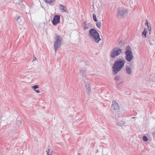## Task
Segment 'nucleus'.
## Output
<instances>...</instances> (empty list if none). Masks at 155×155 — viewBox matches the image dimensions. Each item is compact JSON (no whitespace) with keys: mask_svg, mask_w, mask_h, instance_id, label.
<instances>
[{"mask_svg":"<svg viewBox=\"0 0 155 155\" xmlns=\"http://www.w3.org/2000/svg\"><path fill=\"white\" fill-rule=\"evenodd\" d=\"M126 61L120 58L116 60L112 67L113 74H116L119 72L124 66Z\"/></svg>","mask_w":155,"mask_h":155,"instance_id":"1","label":"nucleus"},{"mask_svg":"<svg viewBox=\"0 0 155 155\" xmlns=\"http://www.w3.org/2000/svg\"><path fill=\"white\" fill-rule=\"evenodd\" d=\"M88 35L89 38L94 40L96 43H98L101 39L97 31L94 29H91L89 31Z\"/></svg>","mask_w":155,"mask_h":155,"instance_id":"2","label":"nucleus"},{"mask_svg":"<svg viewBox=\"0 0 155 155\" xmlns=\"http://www.w3.org/2000/svg\"><path fill=\"white\" fill-rule=\"evenodd\" d=\"M55 41L54 42V50L56 53L57 50L59 48L62 43V39L60 36L58 35L57 34H55Z\"/></svg>","mask_w":155,"mask_h":155,"instance_id":"3","label":"nucleus"},{"mask_svg":"<svg viewBox=\"0 0 155 155\" xmlns=\"http://www.w3.org/2000/svg\"><path fill=\"white\" fill-rule=\"evenodd\" d=\"M122 52V50L119 47H116L112 49L110 52V56L112 58H115L120 55Z\"/></svg>","mask_w":155,"mask_h":155,"instance_id":"4","label":"nucleus"},{"mask_svg":"<svg viewBox=\"0 0 155 155\" xmlns=\"http://www.w3.org/2000/svg\"><path fill=\"white\" fill-rule=\"evenodd\" d=\"M128 13V10L127 8L121 7L117 9V17L119 18H122L124 15L127 14Z\"/></svg>","mask_w":155,"mask_h":155,"instance_id":"5","label":"nucleus"},{"mask_svg":"<svg viewBox=\"0 0 155 155\" xmlns=\"http://www.w3.org/2000/svg\"><path fill=\"white\" fill-rule=\"evenodd\" d=\"M60 16L58 15H54L52 21L53 25H56L60 22Z\"/></svg>","mask_w":155,"mask_h":155,"instance_id":"6","label":"nucleus"},{"mask_svg":"<svg viewBox=\"0 0 155 155\" xmlns=\"http://www.w3.org/2000/svg\"><path fill=\"white\" fill-rule=\"evenodd\" d=\"M125 50L126 51L125 52V55H133V53L132 51V49L130 46L129 45L127 46L125 48Z\"/></svg>","mask_w":155,"mask_h":155,"instance_id":"7","label":"nucleus"},{"mask_svg":"<svg viewBox=\"0 0 155 155\" xmlns=\"http://www.w3.org/2000/svg\"><path fill=\"white\" fill-rule=\"evenodd\" d=\"M82 26L84 30L91 27V24L90 23H87L86 21L83 22L82 24Z\"/></svg>","mask_w":155,"mask_h":155,"instance_id":"8","label":"nucleus"},{"mask_svg":"<svg viewBox=\"0 0 155 155\" xmlns=\"http://www.w3.org/2000/svg\"><path fill=\"white\" fill-rule=\"evenodd\" d=\"M80 74L81 75L83 78L84 80H86V78L85 77L87 76V74L86 72V71L85 68H82L80 72Z\"/></svg>","mask_w":155,"mask_h":155,"instance_id":"9","label":"nucleus"},{"mask_svg":"<svg viewBox=\"0 0 155 155\" xmlns=\"http://www.w3.org/2000/svg\"><path fill=\"white\" fill-rule=\"evenodd\" d=\"M111 108L112 110H114L115 111L119 109V106L116 101H113Z\"/></svg>","mask_w":155,"mask_h":155,"instance_id":"10","label":"nucleus"},{"mask_svg":"<svg viewBox=\"0 0 155 155\" xmlns=\"http://www.w3.org/2000/svg\"><path fill=\"white\" fill-rule=\"evenodd\" d=\"M85 85L87 94L88 95H89L91 92V89L90 85L88 83H86L85 84Z\"/></svg>","mask_w":155,"mask_h":155,"instance_id":"11","label":"nucleus"},{"mask_svg":"<svg viewBox=\"0 0 155 155\" xmlns=\"http://www.w3.org/2000/svg\"><path fill=\"white\" fill-rule=\"evenodd\" d=\"M115 122L117 126H120L121 127H122L125 123V122L124 121L120 120L119 121L116 120V121H115Z\"/></svg>","mask_w":155,"mask_h":155,"instance_id":"12","label":"nucleus"},{"mask_svg":"<svg viewBox=\"0 0 155 155\" xmlns=\"http://www.w3.org/2000/svg\"><path fill=\"white\" fill-rule=\"evenodd\" d=\"M125 71L126 73L130 75H131L133 73L131 69L128 66H126Z\"/></svg>","mask_w":155,"mask_h":155,"instance_id":"13","label":"nucleus"},{"mask_svg":"<svg viewBox=\"0 0 155 155\" xmlns=\"http://www.w3.org/2000/svg\"><path fill=\"white\" fill-rule=\"evenodd\" d=\"M133 58V55L127 54L125 56V59L128 61H130Z\"/></svg>","mask_w":155,"mask_h":155,"instance_id":"14","label":"nucleus"},{"mask_svg":"<svg viewBox=\"0 0 155 155\" xmlns=\"http://www.w3.org/2000/svg\"><path fill=\"white\" fill-rule=\"evenodd\" d=\"M60 9L62 12H67V9L63 5H60Z\"/></svg>","mask_w":155,"mask_h":155,"instance_id":"15","label":"nucleus"},{"mask_svg":"<svg viewBox=\"0 0 155 155\" xmlns=\"http://www.w3.org/2000/svg\"><path fill=\"white\" fill-rule=\"evenodd\" d=\"M146 24L147 27V29L149 31V35H151V27L150 24L146 20Z\"/></svg>","mask_w":155,"mask_h":155,"instance_id":"16","label":"nucleus"},{"mask_svg":"<svg viewBox=\"0 0 155 155\" xmlns=\"http://www.w3.org/2000/svg\"><path fill=\"white\" fill-rule=\"evenodd\" d=\"M149 42L150 44L151 45H154L155 43L154 41L153 38L152 36H151L149 39Z\"/></svg>","mask_w":155,"mask_h":155,"instance_id":"17","label":"nucleus"},{"mask_svg":"<svg viewBox=\"0 0 155 155\" xmlns=\"http://www.w3.org/2000/svg\"><path fill=\"white\" fill-rule=\"evenodd\" d=\"M21 124L22 122L21 120H18L16 121V124L18 127H20L21 126Z\"/></svg>","mask_w":155,"mask_h":155,"instance_id":"18","label":"nucleus"},{"mask_svg":"<svg viewBox=\"0 0 155 155\" xmlns=\"http://www.w3.org/2000/svg\"><path fill=\"white\" fill-rule=\"evenodd\" d=\"M54 2V0H45V2L46 3L51 5L53 4Z\"/></svg>","mask_w":155,"mask_h":155,"instance_id":"19","label":"nucleus"},{"mask_svg":"<svg viewBox=\"0 0 155 155\" xmlns=\"http://www.w3.org/2000/svg\"><path fill=\"white\" fill-rule=\"evenodd\" d=\"M96 25L98 28H100L101 26V22L100 21H97L96 23Z\"/></svg>","mask_w":155,"mask_h":155,"instance_id":"20","label":"nucleus"},{"mask_svg":"<svg viewBox=\"0 0 155 155\" xmlns=\"http://www.w3.org/2000/svg\"><path fill=\"white\" fill-rule=\"evenodd\" d=\"M48 151L47 150V155H53V153L52 152H50V149L48 148Z\"/></svg>","mask_w":155,"mask_h":155,"instance_id":"21","label":"nucleus"},{"mask_svg":"<svg viewBox=\"0 0 155 155\" xmlns=\"http://www.w3.org/2000/svg\"><path fill=\"white\" fill-rule=\"evenodd\" d=\"M93 19L94 21H97V19L96 18V15L95 14H93Z\"/></svg>","mask_w":155,"mask_h":155,"instance_id":"22","label":"nucleus"},{"mask_svg":"<svg viewBox=\"0 0 155 155\" xmlns=\"http://www.w3.org/2000/svg\"><path fill=\"white\" fill-rule=\"evenodd\" d=\"M142 36L143 38H145V28L144 29L143 31L142 34Z\"/></svg>","mask_w":155,"mask_h":155,"instance_id":"23","label":"nucleus"},{"mask_svg":"<svg viewBox=\"0 0 155 155\" xmlns=\"http://www.w3.org/2000/svg\"><path fill=\"white\" fill-rule=\"evenodd\" d=\"M39 87L38 85H35L34 86H32L31 88L34 89V90H36V89L38 88Z\"/></svg>","mask_w":155,"mask_h":155,"instance_id":"24","label":"nucleus"},{"mask_svg":"<svg viewBox=\"0 0 155 155\" xmlns=\"http://www.w3.org/2000/svg\"><path fill=\"white\" fill-rule=\"evenodd\" d=\"M115 80L118 81H119L120 79V77L119 76H116L114 78Z\"/></svg>","mask_w":155,"mask_h":155,"instance_id":"25","label":"nucleus"},{"mask_svg":"<svg viewBox=\"0 0 155 155\" xmlns=\"http://www.w3.org/2000/svg\"><path fill=\"white\" fill-rule=\"evenodd\" d=\"M143 141H145V136H143Z\"/></svg>","mask_w":155,"mask_h":155,"instance_id":"26","label":"nucleus"},{"mask_svg":"<svg viewBox=\"0 0 155 155\" xmlns=\"http://www.w3.org/2000/svg\"><path fill=\"white\" fill-rule=\"evenodd\" d=\"M34 91H35L37 93H40V91L38 90H35Z\"/></svg>","mask_w":155,"mask_h":155,"instance_id":"27","label":"nucleus"},{"mask_svg":"<svg viewBox=\"0 0 155 155\" xmlns=\"http://www.w3.org/2000/svg\"><path fill=\"white\" fill-rule=\"evenodd\" d=\"M19 18H20V17H19V16L17 17V20L18 21V22H19Z\"/></svg>","mask_w":155,"mask_h":155,"instance_id":"28","label":"nucleus"},{"mask_svg":"<svg viewBox=\"0 0 155 155\" xmlns=\"http://www.w3.org/2000/svg\"><path fill=\"white\" fill-rule=\"evenodd\" d=\"M20 2L23 3V0H19Z\"/></svg>","mask_w":155,"mask_h":155,"instance_id":"29","label":"nucleus"},{"mask_svg":"<svg viewBox=\"0 0 155 155\" xmlns=\"http://www.w3.org/2000/svg\"><path fill=\"white\" fill-rule=\"evenodd\" d=\"M36 59V57H34V59H33V61H35Z\"/></svg>","mask_w":155,"mask_h":155,"instance_id":"30","label":"nucleus"},{"mask_svg":"<svg viewBox=\"0 0 155 155\" xmlns=\"http://www.w3.org/2000/svg\"><path fill=\"white\" fill-rule=\"evenodd\" d=\"M148 140V138L146 137V141Z\"/></svg>","mask_w":155,"mask_h":155,"instance_id":"31","label":"nucleus"},{"mask_svg":"<svg viewBox=\"0 0 155 155\" xmlns=\"http://www.w3.org/2000/svg\"><path fill=\"white\" fill-rule=\"evenodd\" d=\"M142 137V135H140L139 136V137Z\"/></svg>","mask_w":155,"mask_h":155,"instance_id":"32","label":"nucleus"},{"mask_svg":"<svg viewBox=\"0 0 155 155\" xmlns=\"http://www.w3.org/2000/svg\"><path fill=\"white\" fill-rule=\"evenodd\" d=\"M78 155H81V154L80 153H78Z\"/></svg>","mask_w":155,"mask_h":155,"instance_id":"33","label":"nucleus"},{"mask_svg":"<svg viewBox=\"0 0 155 155\" xmlns=\"http://www.w3.org/2000/svg\"><path fill=\"white\" fill-rule=\"evenodd\" d=\"M147 31H146V37H147Z\"/></svg>","mask_w":155,"mask_h":155,"instance_id":"34","label":"nucleus"},{"mask_svg":"<svg viewBox=\"0 0 155 155\" xmlns=\"http://www.w3.org/2000/svg\"><path fill=\"white\" fill-rule=\"evenodd\" d=\"M132 118H135V117H132Z\"/></svg>","mask_w":155,"mask_h":155,"instance_id":"35","label":"nucleus"},{"mask_svg":"<svg viewBox=\"0 0 155 155\" xmlns=\"http://www.w3.org/2000/svg\"><path fill=\"white\" fill-rule=\"evenodd\" d=\"M84 81H85V82H86V81H85V80H84ZM86 82L85 83H86Z\"/></svg>","mask_w":155,"mask_h":155,"instance_id":"36","label":"nucleus"},{"mask_svg":"<svg viewBox=\"0 0 155 155\" xmlns=\"http://www.w3.org/2000/svg\"><path fill=\"white\" fill-rule=\"evenodd\" d=\"M154 136H155V133H154Z\"/></svg>","mask_w":155,"mask_h":155,"instance_id":"37","label":"nucleus"}]
</instances>
